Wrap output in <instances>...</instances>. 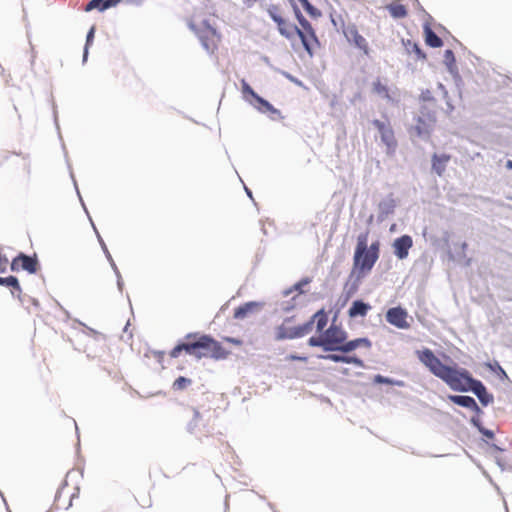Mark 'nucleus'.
I'll return each instance as SVG.
<instances>
[{"label": "nucleus", "instance_id": "nucleus-1", "mask_svg": "<svg viewBox=\"0 0 512 512\" xmlns=\"http://www.w3.org/2000/svg\"><path fill=\"white\" fill-rule=\"evenodd\" d=\"M293 9L300 27L291 21L288 11L280 5H271L267 9V12L276 23L277 30L281 36L288 40H293L296 36L299 37L304 49L310 56H313L314 52L320 48V41L316 35L315 29L302 15L297 6H293Z\"/></svg>", "mask_w": 512, "mask_h": 512}, {"label": "nucleus", "instance_id": "nucleus-2", "mask_svg": "<svg viewBox=\"0 0 512 512\" xmlns=\"http://www.w3.org/2000/svg\"><path fill=\"white\" fill-rule=\"evenodd\" d=\"M347 333L341 327L332 324L321 335L310 337L308 344L312 347H321L324 351L351 352L359 347L370 348L371 342L367 338H357L346 341Z\"/></svg>", "mask_w": 512, "mask_h": 512}, {"label": "nucleus", "instance_id": "nucleus-3", "mask_svg": "<svg viewBox=\"0 0 512 512\" xmlns=\"http://www.w3.org/2000/svg\"><path fill=\"white\" fill-rule=\"evenodd\" d=\"M367 240L368 232L358 235L353 257V268L361 276L368 274L372 270L380 254V242L378 240L374 241L368 247Z\"/></svg>", "mask_w": 512, "mask_h": 512}, {"label": "nucleus", "instance_id": "nucleus-4", "mask_svg": "<svg viewBox=\"0 0 512 512\" xmlns=\"http://www.w3.org/2000/svg\"><path fill=\"white\" fill-rule=\"evenodd\" d=\"M419 361L429 369V371L444 381L450 388L454 385L462 369L444 365L434 352L428 348L416 351Z\"/></svg>", "mask_w": 512, "mask_h": 512}, {"label": "nucleus", "instance_id": "nucleus-5", "mask_svg": "<svg viewBox=\"0 0 512 512\" xmlns=\"http://www.w3.org/2000/svg\"><path fill=\"white\" fill-rule=\"evenodd\" d=\"M194 339L195 358H213L216 360L225 359L229 352L209 335H198L190 333L186 335V340Z\"/></svg>", "mask_w": 512, "mask_h": 512}, {"label": "nucleus", "instance_id": "nucleus-6", "mask_svg": "<svg viewBox=\"0 0 512 512\" xmlns=\"http://www.w3.org/2000/svg\"><path fill=\"white\" fill-rule=\"evenodd\" d=\"M189 27L198 36L202 46L209 53H214L221 41L220 34L213 28L207 20L201 19L200 14H195L190 23Z\"/></svg>", "mask_w": 512, "mask_h": 512}, {"label": "nucleus", "instance_id": "nucleus-7", "mask_svg": "<svg viewBox=\"0 0 512 512\" xmlns=\"http://www.w3.org/2000/svg\"><path fill=\"white\" fill-rule=\"evenodd\" d=\"M451 389L461 392L472 391L484 406L492 403L494 400L493 395L488 393L483 383L472 378L471 374L466 369H462L461 374Z\"/></svg>", "mask_w": 512, "mask_h": 512}, {"label": "nucleus", "instance_id": "nucleus-8", "mask_svg": "<svg viewBox=\"0 0 512 512\" xmlns=\"http://www.w3.org/2000/svg\"><path fill=\"white\" fill-rule=\"evenodd\" d=\"M436 122L435 114L426 108L415 119V124L409 129L411 138H428Z\"/></svg>", "mask_w": 512, "mask_h": 512}, {"label": "nucleus", "instance_id": "nucleus-9", "mask_svg": "<svg viewBox=\"0 0 512 512\" xmlns=\"http://www.w3.org/2000/svg\"><path fill=\"white\" fill-rule=\"evenodd\" d=\"M290 319H286L281 325L275 329V339L278 341L284 339H294L307 335L311 332V323H304L296 327H290L288 323Z\"/></svg>", "mask_w": 512, "mask_h": 512}, {"label": "nucleus", "instance_id": "nucleus-10", "mask_svg": "<svg viewBox=\"0 0 512 512\" xmlns=\"http://www.w3.org/2000/svg\"><path fill=\"white\" fill-rule=\"evenodd\" d=\"M373 125L378 130L382 142L386 146L387 154H391L397 147V141L395 139L394 131L389 122H383L378 119L373 121Z\"/></svg>", "mask_w": 512, "mask_h": 512}, {"label": "nucleus", "instance_id": "nucleus-11", "mask_svg": "<svg viewBox=\"0 0 512 512\" xmlns=\"http://www.w3.org/2000/svg\"><path fill=\"white\" fill-rule=\"evenodd\" d=\"M39 269V263L36 255L28 256L24 253H20L11 262V270L18 272L20 270L27 271L30 274H34Z\"/></svg>", "mask_w": 512, "mask_h": 512}, {"label": "nucleus", "instance_id": "nucleus-12", "mask_svg": "<svg viewBox=\"0 0 512 512\" xmlns=\"http://www.w3.org/2000/svg\"><path fill=\"white\" fill-rule=\"evenodd\" d=\"M385 317L389 324L395 326L398 329H408L410 327V324L407 320L408 312L400 306L388 309Z\"/></svg>", "mask_w": 512, "mask_h": 512}, {"label": "nucleus", "instance_id": "nucleus-13", "mask_svg": "<svg viewBox=\"0 0 512 512\" xmlns=\"http://www.w3.org/2000/svg\"><path fill=\"white\" fill-rule=\"evenodd\" d=\"M348 42L361 50L365 55L369 54V46L366 39L359 33L355 25H348L343 31Z\"/></svg>", "mask_w": 512, "mask_h": 512}, {"label": "nucleus", "instance_id": "nucleus-14", "mask_svg": "<svg viewBox=\"0 0 512 512\" xmlns=\"http://www.w3.org/2000/svg\"><path fill=\"white\" fill-rule=\"evenodd\" d=\"M412 245L413 241L411 236L403 235L395 239L393 242L394 254L398 259H405L408 256L409 250L412 247Z\"/></svg>", "mask_w": 512, "mask_h": 512}, {"label": "nucleus", "instance_id": "nucleus-15", "mask_svg": "<svg viewBox=\"0 0 512 512\" xmlns=\"http://www.w3.org/2000/svg\"><path fill=\"white\" fill-rule=\"evenodd\" d=\"M254 101V107L261 113H269V117L272 120H280L284 118L280 110L273 107L267 100L263 99L262 97L258 96Z\"/></svg>", "mask_w": 512, "mask_h": 512}, {"label": "nucleus", "instance_id": "nucleus-16", "mask_svg": "<svg viewBox=\"0 0 512 512\" xmlns=\"http://www.w3.org/2000/svg\"><path fill=\"white\" fill-rule=\"evenodd\" d=\"M122 0H91L87 3L85 7V11L89 12L94 9H98L99 11H104L106 9L116 7L120 4Z\"/></svg>", "mask_w": 512, "mask_h": 512}, {"label": "nucleus", "instance_id": "nucleus-17", "mask_svg": "<svg viewBox=\"0 0 512 512\" xmlns=\"http://www.w3.org/2000/svg\"><path fill=\"white\" fill-rule=\"evenodd\" d=\"M391 17L395 19H403L408 15L407 8L400 0H394L386 6Z\"/></svg>", "mask_w": 512, "mask_h": 512}, {"label": "nucleus", "instance_id": "nucleus-18", "mask_svg": "<svg viewBox=\"0 0 512 512\" xmlns=\"http://www.w3.org/2000/svg\"><path fill=\"white\" fill-rule=\"evenodd\" d=\"M370 305L361 301L356 300L352 303L351 307L348 310V315L351 318H355L358 316L365 317L370 310Z\"/></svg>", "mask_w": 512, "mask_h": 512}, {"label": "nucleus", "instance_id": "nucleus-19", "mask_svg": "<svg viewBox=\"0 0 512 512\" xmlns=\"http://www.w3.org/2000/svg\"><path fill=\"white\" fill-rule=\"evenodd\" d=\"M182 351H185L187 354L195 357L194 339L187 340V342L180 343V344L176 345L170 351V357L178 358Z\"/></svg>", "mask_w": 512, "mask_h": 512}, {"label": "nucleus", "instance_id": "nucleus-20", "mask_svg": "<svg viewBox=\"0 0 512 512\" xmlns=\"http://www.w3.org/2000/svg\"><path fill=\"white\" fill-rule=\"evenodd\" d=\"M330 361L336 363H346V364H354L358 367L363 366V361L356 356H347V355H338V354H329L324 357Z\"/></svg>", "mask_w": 512, "mask_h": 512}, {"label": "nucleus", "instance_id": "nucleus-21", "mask_svg": "<svg viewBox=\"0 0 512 512\" xmlns=\"http://www.w3.org/2000/svg\"><path fill=\"white\" fill-rule=\"evenodd\" d=\"M425 43L432 48H439L443 45L442 39L436 35L429 25H424Z\"/></svg>", "mask_w": 512, "mask_h": 512}, {"label": "nucleus", "instance_id": "nucleus-22", "mask_svg": "<svg viewBox=\"0 0 512 512\" xmlns=\"http://www.w3.org/2000/svg\"><path fill=\"white\" fill-rule=\"evenodd\" d=\"M307 323H311V329L313 328V324L316 323V330L323 333L328 323V316L326 312L321 309L317 311Z\"/></svg>", "mask_w": 512, "mask_h": 512}, {"label": "nucleus", "instance_id": "nucleus-23", "mask_svg": "<svg viewBox=\"0 0 512 512\" xmlns=\"http://www.w3.org/2000/svg\"><path fill=\"white\" fill-rule=\"evenodd\" d=\"M450 400L462 407L471 409V410H478V405L474 398L470 396H462V395H452L449 397Z\"/></svg>", "mask_w": 512, "mask_h": 512}, {"label": "nucleus", "instance_id": "nucleus-24", "mask_svg": "<svg viewBox=\"0 0 512 512\" xmlns=\"http://www.w3.org/2000/svg\"><path fill=\"white\" fill-rule=\"evenodd\" d=\"M257 307L258 304L256 302L245 303L234 310V318L243 319L248 314L252 313Z\"/></svg>", "mask_w": 512, "mask_h": 512}, {"label": "nucleus", "instance_id": "nucleus-25", "mask_svg": "<svg viewBox=\"0 0 512 512\" xmlns=\"http://www.w3.org/2000/svg\"><path fill=\"white\" fill-rule=\"evenodd\" d=\"M404 46H405L406 51L409 54H414L415 58L417 60H425L426 59V54L423 52V50L420 48V46L417 43H415L411 40H407L406 42H404Z\"/></svg>", "mask_w": 512, "mask_h": 512}, {"label": "nucleus", "instance_id": "nucleus-26", "mask_svg": "<svg viewBox=\"0 0 512 512\" xmlns=\"http://www.w3.org/2000/svg\"><path fill=\"white\" fill-rule=\"evenodd\" d=\"M0 285L11 287L13 290L11 291L14 295L15 292H17V297L20 296V293L22 292L21 287L19 285L18 279L15 276H9L6 278L0 277Z\"/></svg>", "mask_w": 512, "mask_h": 512}, {"label": "nucleus", "instance_id": "nucleus-27", "mask_svg": "<svg viewBox=\"0 0 512 512\" xmlns=\"http://www.w3.org/2000/svg\"><path fill=\"white\" fill-rule=\"evenodd\" d=\"M443 62L451 73H455L457 71L456 59L452 50L447 49L444 52Z\"/></svg>", "mask_w": 512, "mask_h": 512}, {"label": "nucleus", "instance_id": "nucleus-28", "mask_svg": "<svg viewBox=\"0 0 512 512\" xmlns=\"http://www.w3.org/2000/svg\"><path fill=\"white\" fill-rule=\"evenodd\" d=\"M373 91L383 98H390L388 87L379 79L373 82Z\"/></svg>", "mask_w": 512, "mask_h": 512}, {"label": "nucleus", "instance_id": "nucleus-29", "mask_svg": "<svg viewBox=\"0 0 512 512\" xmlns=\"http://www.w3.org/2000/svg\"><path fill=\"white\" fill-rule=\"evenodd\" d=\"M192 383L191 379L186 378L184 376H179L174 382H173V389L174 390H184L186 389L190 384Z\"/></svg>", "mask_w": 512, "mask_h": 512}, {"label": "nucleus", "instance_id": "nucleus-30", "mask_svg": "<svg viewBox=\"0 0 512 512\" xmlns=\"http://www.w3.org/2000/svg\"><path fill=\"white\" fill-rule=\"evenodd\" d=\"M299 2L302 4L306 12L313 18H318L321 16V12L313 5H311V3L308 0H300Z\"/></svg>", "mask_w": 512, "mask_h": 512}, {"label": "nucleus", "instance_id": "nucleus-31", "mask_svg": "<svg viewBox=\"0 0 512 512\" xmlns=\"http://www.w3.org/2000/svg\"><path fill=\"white\" fill-rule=\"evenodd\" d=\"M241 90L245 98L251 96L255 100L259 96L244 79L241 81Z\"/></svg>", "mask_w": 512, "mask_h": 512}, {"label": "nucleus", "instance_id": "nucleus-32", "mask_svg": "<svg viewBox=\"0 0 512 512\" xmlns=\"http://www.w3.org/2000/svg\"><path fill=\"white\" fill-rule=\"evenodd\" d=\"M136 500L142 508H149L152 505V499L149 494L142 493Z\"/></svg>", "mask_w": 512, "mask_h": 512}, {"label": "nucleus", "instance_id": "nucleus-33", "mask_svg": "<svg viewBox=\"0 0 512 512\" xmlns=\"http://www.w3.org/2000/svg\"><path fill=\"white\" fill-rule=\"evenodd\" d=\"M433 169L438 173V175H441L442 171L445 169L444 162H433Z\"/></svg>", "mask_w": 512, "mask_h": 512}, {"label": "nucleus", "instance_id": "nucleus-34", "mask_svg": "<svg viewBox=\"0 0 512 512\" xmlns=\"http://www.w3.org/2000/svg\"><path fill=\"white\" fill-rule=\"evenodd\" d=\"M224 341L234 344L236 346H241L243 343L242 340L233 337H224Z\"/></svg>", "mask_w": 512, "mask_h": 512}, {"label": "nucleus", "instance_id": "nucleus-35", "mask_svg": "<svg viewBox=\"0 0 512 512\" xmlns=\"http://www.w3.org/2000/svg\"><path fill=\"white\" fill-rule=\"evenodd\" d=\"M8 264V259L6 257L0 256V272H5Z\"/></svg>", "mask_w": 512, "mask_h": 512}, {"label": "nucleus", "instance_id": "nucleus-36", "mask_svg": "<svg viewBox=\"0 0 512 512\" xmlns=\"http://www.w3.org/2000/svg\"><path fill=\"white\" fill-rule=\"evenodd\" d=\"M309 283L308 279L302 280L301 282L295 284L294 289L302 293V286L307 285Z\"/></svg>", "mask_w": 512, "mask_h": 512}, {"label": "nucleus", "instance_id": "nucleus-37", "mask_svg": "<svg viewBox=\"0 0 512 512\" xmlns=\"http://www.w3.org/2000/svg\"><path fill=\"white\" fill-rule=\"evenodd\" d=\"M94 32H95V28H94V27H92V28L90 29V31L88 32V34H87L86 46H88V45L90 44V42L93 40Z\"/></svg>", "mask_w": 512, "mask_h": 512}, {"label": "nucleus", "instance_id": "nucleus-38", "mask_svg": "<svg viewBox=\"0 0 512 512\" xmlns=\"http://www.w3.org/2000/svg\"><path fill=\"white\" fill-rule=\"evenodd\" d=\"M287 359L292 360V361H294V360L306 361L307 358L306 357L296 356V355H290V356L287 357Z\"/></svg>", "mask_w": 512, "mask_h": 512}, {"label": "nucleus", "instance_id": "nucleus-39", "mask_svg": "<svg viewBox=\"0 0 512 512\" xmlns=\"http://www.w3.org/2000/svg\"><path fill=\"white\" fill-rule=\"evenodd\" d=\"M127 1L133 5H140L143 3L144 0H127Z\"/></svg>", "mask_w": 512, "mask_h": 512}, {"label": "nucleus", "instance_id": "nucleus-40", "mask_svg": "<svg viewBox=\"0 0 512 512\" xmlns=\"http://www.w3.org/2000/svg\"><path fill=\"white\" fill-rule=\"evenodd\" d=\"M483 434H484L485 436H487L488 438H493V437H494L493 432H492V431H489V430L484 431V432H483Z\"/></svg>", "mask_w": 512, "mask_h": 512}, {"label": "nucleus", "instance_id": "nucleus-41", "mask_svg": "<svg viewBox=\"0 0 512 512\" xmlns=\"http://www.w3.org/2000/svg\"><path fill=\"white\" fill-rule=\"evenodd\" d=\"M376 379H377V381H378V382H380V383L387 382V380H386V379H384V378H383V377H381V376H377V378H376Z\"/></svg>", "mask_w": 512, "mask_h": 512}, {"label": "nucleus", "instance_id": "nucleus-42", "mask_svg": "<svg viewBox=\"0 0 512 512\" xmlns=\"http://www.w3.org/2000/svg\"><path fill=\"white\" fill-rule=\"evenodd\" d=\"M194 415H195V418L196 419H199L200 418V413L198 411H195L194 412Z\"/></svg>", "mask_w": 512, "mask_h": 512}, {"label": "nucleus", "instance_id": "nucleus-43", "mask_svg": "<svg viewBox=\"0 0 512 512\" xmlns=\"http://www.w3.org/2000/svg\"><path fill=\"white\" fill-rule=\"evenodd\" d=\"M507 168L512 169V162H507Z\"/></svg>", "mask_w": 512, "mask_h": 512}]
</instances>
